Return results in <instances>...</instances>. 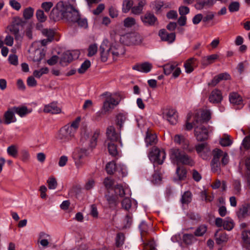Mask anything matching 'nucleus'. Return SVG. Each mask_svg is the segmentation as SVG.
Wrapping results in <instances>:
<instances>
[{"label":"nucleus","mask_w":250,"mask_h":250,"mask_svg":"<svg viewBox=\"0 0 250 250\" xmlns=\"http://www.w3.org/2000/svg\"><path fill=\"white\" fill-rule=\"evenodd\" d=\"M125 240V236L122 233H119L117 234L116 237V246L117 247L122 246Z\"/></svg>","instance_id":"53"},{"label":"nucleus","mask_w":250,"mask_h":250,"mask_svg":"<svg viewBox=\"0 0 250 250\" xmlns=\"http://www.w3.org/2000/svg\"><path fill=\"white\" fill-rule=\"evenodd\" d=\"M152 68V64L148 62L138 63L132 67L133 70L143 73H148L150 72Z\"/></svg>","instance_id":"21"},{"label":"nucleus","mask_w":250,"mask_h":250,"mask_svg":"<svg viewBox=\"0 0 250 250\" xmlns=\"http://www.w3.org/2000/svg\"><path fill=\"white\" fill-rule=\"evenodd\" d=\"M215 237L216 242L218 245L226 243L229 239L228 235L221 229H219L216 232Z\"/></svg>","instance_id":"24"},{"label":"nucleus","mask_w":250,"mask_h":250,"mask_svg":"<svg viewBox=\"0 0 250 250\" xmlns=\"http://www.w3.org/2000/svg\"><path fill=\"white\" fill-rule=\"evenodd\" d=\"M224 152L219 148H215L212 151L213 162H220V158L223 155Z\"/></svg>","instance_id":"39"},{"label":"nucleus","mask_w":250,"mask_h":250,"mask_svg":"<svg viewBox=\"0 0 250 250\" xmlns=\"http://www.w3.org/2000/svg\"><path fill=\"white\" fill-rule=\"evenodd\" d=\"M25 22L22 19L19 18L15 20V23L9 25L7 27V29L14 35L15 40H18L21 37L19 34V28L18 27V25L20 24H23Z\"/></svg>","instance_id":"15"},{"label":"nucleus","mask_w":250,"mask_h":250,"mask_svg":"<svg viewBox=\"0 0 250 250\" xmlns=\"http://www.w3.org/2000/svg\"><path fill=\"white\" fill-rule=\"evenodd\" d=\"M151 161L161 165L166 158V153L163 150H160L156 147H153L148 154Z\"/></svg>","instance_id":"7"},{"label":"nucleus","mask_w":250,"mask_h":250,"mask_svg":"<svg viewBox=\"0 0 250 250\" xmlns=\"http://www.w3.org/2000/svg\"><path fill=\"white\" fill-rule=\"evenodd\" d=\"M66 15L65 19L73 22H76L80 17L79 11L71 5L67 6Z\"/></svg>","instance_id":"17"},{"label":"nucleus","mask_w":250,"mask_h":250,"mask_svg":"<svg viewBox=\"0 0 250 250\" xmlns=\"http://www.w3.org/2000/svg\"><path fill=\"white\" fill-rule=\"evenodd\" d=\"M145 142L147 146H152L156 144L157 142V138L156 134H153L149 130H148L146 133Z\"/></svg>","instance_id":"30"},{"label":"nucleus","mask_w":250,"mask_h":250,"mask_svg":"<svg viewBox=\"0 0 250 250\" xmlns=\"http://www.w3.org/2000/svg\"><path fill=\"white\" fill-rule=\"evenodd\" d=\"M12 110L21 117L31 112V110H28L26 106L14 107L12 108Z\"/></svg>","instance_id":"31"},{"label":"nucleus","mask_w":250,"mask_h":250,"mask_svg":"<svg viewBox=\"0 0 250 250\" xmlns=\"http://www.w3.org/2000/svg\"><path fill=\"white\" fill-rule=\"evenodd\" d=\"M177 65L176 64L170 63H168L164 65L163 66L164 73L167 75H169L174 70V68H175V66H176Z\"/></svg>","instance_id":"45"},{"label":"nucleus","mask_w":250,"mask_h":250,"mask_svg":"<svg viewBox=\"0 0 250 250\" xmlns=\"http://www.w3.org/2000/svg\"><path fill=\"white\" fill-rule=\"evenodd\" d=\"M190 114L191 118V122L202 124L204 125L205 123L207 122L210 119L211 113L208 110H202L196 111L194 115Z\"/></svg>","instance_id":"6"},{"label":"nucleus","mask_w":250,"mask_h":250,"mask_svg":"<svg viewBox=\"0 0 250 250\" xmlns=\"http://www.w3.org/2000/svg\"><path fill=\"white\" fill-rule=\"evenodd\" d=\"M136 23V21L132 17H127L124 21V25L125 27H131Z\"/></svg>","instance_id":"55"},{"label":"nucleus","mask_w":250,"mask_h":250,"mask_svg":"<svg viewBox=\"0 0 250 250\" xmlns=\"http://www.w3.org/2000/svg\"><path fill=\"white\" fill-rule=\"evenodd\" d=\"M151 228L150 224L148 225L145 221H142L139 225L141 237L142 242L147 241L149 238V229Z\"/></svg>","instance_id":"16"},{"label":"nucleus","mask_w":250,"mask_h":250,"mask_svg":"<svg viewBox=\"0 0 250 250\" xmlns=\"http://www.w3.org/2000/svg\"><path fill=\"white\" fill-rule=\"evenodd\" d=\"M4 118L5 120L4 123L6 124H9L12 122H14L15 121V120L14 119V112L13 111V110H7L4 113Z\"/></svg>","instance_id":"32"},{"label":"nucleus","mask_w":250,"mask_h":250,"mask_svg":"<svg viewBox=\"0 0 250 250\" xmlns=\"http://www.w3.org/2000/svg\"><path fill=\"white\" fill-rule=\"evenodd\" d=\"M197 153L204 160L208 159L210 154V149L206 143L198 145L196 146Z\"/></svg>","instance_id":"12"},{"label":"nucleus","mask_w":250,"mask_h":250,"mask_svg":"<svg viewBox=\"0 0 250 250\" xmlns=\"http://www.w3.org/2000/svg\"><path fill=\"white\" fill-rule=\"evenodd\" d=\"M223 228L227 230H231L234 228L235 224L233 220L229 217L225 219Z\"/></svg>","instance_id":"38"},{"label":"nucleus","mask_w":250,"mask_h":250,"mask_svg":"<svg viewBox=\"0 0 250 250\" xmlns=\"http://www.w3.org/2000/svg\"><path fill=\"white\" fill-rule=\"evenodd\" d=\"M34 10L31 7L26 8L23 11V17L25 20H29L34 14Z\"/></svg>","instance_id":"42"},{"label":"nucleus","mask_w":250,"mask_h":250,"mask_svg":"<svg viewBox=\"0 0 250 250\" xmlns=\"http://www.w3.org/2000/svg\"><path fill=\"white\" fill-rule=\"evenodd\" d=\"M218 58L219 55L216 54L204 56L202 57L201 63L203 66L206 67L214 62Z\"/></svg>","instance_id":"25"},{"label":"nucleus","mask_w":250,"mask_h":250,"mask_svg":"<svg viewBox=\"0 0 250 250\" xmlns=\"http://www.w3.org/2000/svg\"><path fill=\"white\" fill-rule=\"evenodd\" d=\"M162 116L171 125H175L178 122V113L175 108L167 107L163 109Z\"/></svg>","instance_id":"5"},{"label":"nucleus","mask_w":250,"mask_h":250,"mask_svg":"<svg viewBox=\"0 0 250 250\" xmlns=\"http://www.w3.org/2000/svg\"><path fill=\"white\" fill-rule=\"evenodd\" d=\"M100 53L101 60L103 62H106L111 57V54L110 51L109 46L105 42H103L100 47Z\"/></svg>","instance_id":"18"},{"label":"nucleus","mask_w":250,"mask_h":250,"mask_svg":"<svg viewBox=\"0 0 250 250\" xmlns=\"http://www.w3.org/2000/svg\"><path fill=\"white\" fill-rule=\"evenodd\" d=\"M7 153L13 157H16L18 155V147L15 145H11L7 149Z\"/></svg>","instance_id":"47"},{"label":"nucleus","mask_w":250,"mask_h":250,"mask_svg":"<svg viewBox=\"0 0 250 250\" xmlns=\"http://www.w3.org/2000/svg\"><path fill=\"white\" fill-rule=\"evenodd\" d=\"M172 161L177 164L182 163L192 166L194 163L192 159L185 153L181 152L179 149L172 148L169 152Z\"/></svg>","instance_id":"3"},{"label":"nucleus","mask_w":250,"mask_h":250,"mask_svg":"<svg viewBox=\"0 0 250 250\" xmlns=\"http://www.w3.org/2000/svg\"><path fill=\"white\" fill-rule=\"evenodd\" d=\"M242 238L244 245H250V231H243L242 232Z\"/></svg>","instance_id":"44"},{"label":"nucleus","mask_w":250,"mask_h":250,"mask_svg":"<svg viewBox=\"0 0 250 250\" xmlns=\"http://www.w3.org/2000/svg\"><path fill=\"white\" fill-rule=\"evenodd\" d=\"M106 198L110 207H115L118 204V201L116 197L106 195Z\"/></svg>","instance_id":"60"},{"label":"nucleus","mask_w":250,"mask_h":250,"mask_svg":"<svg viewBox=\"0 0 250 250\" xmlns=\"http://www.w3.org/2000/svg\"><path fill=\"white\" fill-rule=\"evenodd\" d=\"M36 15L38 20L40 22H44L46 20L47 17L42 10H37Z\"/></svg>","instance_id":"58"},{"label":"nucleus","mask_w":250,"mask_h":250,"mask_svg":"<svg viewBox=\"0 0 250 250\" xmlns=\"http://www.w3.org/2000/svg\"><path fill=\"white\" fill-rule=\"evenodd\" d=\"M215 3L214 0H196L195 8L197 10H202L205 8L212 7Z\"/></svg>","instance_id":"22"},{"label":"nucleus","mask_w":250,"mask_h":250,"mask_svg":"<svg viewBox=\"0 0 250 250\" xmlns=\"http://www.w3.org/2000/svg\"><path fill=\"white\" fill-rule=\"evenodd\" d=\"M143 242L144 245V250H154L155 247L153 244V240L152 241H149V238L147 241H144Z\"/></svg>","instance_id":"59"},{"label":"nucleus","mask_w":250,"mask_h":250,"mask_svg":"<svg viewBox=\"0 0 250 250\" xmlns=\"http://www.w3.org/2000/svg\"><path fill=\"white\" fill-rule=\"evenodd\" d=\"M121 40L126 45H139L142 42V37L137 33H129L123 36Z\"/></svg>","instance_id":"9"},{"label":"nucleus","mask_w":250,"mask_h":250,"mask_svg":"<svg viewBox=\"0 0 250 250\" xmlns=\"http://www.w3.org/2000/svg\"><path fill=\"white\" fill-rule=\"evenodd\" d=\"M107 142H120V133L116 131L115 128L113 126H109L106 129V131Z\"/></svg>","instance_id":"11"},{"label":"nucleus","mask_w":250,"mask_h":250,"mask_svg":"<svg viewBox=\"0 0 250 250\" xmlns=\"http://www.w3.org/2000/svg\"><path fill=\"white\" fill-rule=\"evenodd\" d=\"M67 6H64L63 3L59 2L51 11V16L55 21L65 19Z\"/></svg>","instance_id":"8"},{"label":"nucleus","mask_w":250,"mask_h":250,"mask_svg":"<svg viewBox=\"0 0 250 250\" xmlns=\"http://www.w3.org/2000/svg\"><path fill=\"white\" fill-rule=\"evenodd\" d=\"M75 58H78V56L74 57L73 53L67 51L62 54L60 60V63L62 65L65 64L66 63L71 62Z\"/></svg>","instance_id":"29"},{"label":"nucleus","mask_w":250,"mask_h":250,"mask_svg":"<svg viewBox=\"0 0 250 250\" xmlns=\"http://www.w3.org/2000/svg\"><path fill=\"white\" fill-rule=\"evenodd\" d=\"M174 141L178 144L181 145L183 149L188 152H192L194 150L193 147L189 146L188 141L186 140L182 135H176L174 136Z\"/></svg>","instance_id":"14"},{"label":"nucleus","mask_w":250,"mask_h":250,"mask_svg":"<svg viewBox=\"0 0 250 250\" xmlns=\"http://www.w3.org/2000/svg\"><path fill=\"white\" fill-rule=\"evenodd\" d=\"M105 96V99L103 103L102 110L104 113L112 111L120 102V99L116 94H111L106 92L103 94Z\"/></svg>","instance_id":"4"},{"label":"nucleus","mask_w":250,"mask_h":250,"mask_svg":"<svg viewBox=\"0 0 250 250\" xmlns=\"http://www.w3.org/2000/svg\"><path fill=\"white\" fill-rule=\"evenodd\" d=\"M249 209L250 207L248 205H243L237 212L238 218L241 219L248 215Z\"/></svg>","instance_id":"34"},{"label":"nucleus","mask_w":250,"mask_h":250,"mask_svg":"<svg viewBox=\"0 0 250 250\" xmlns=\"http://www.w3.org/2000/svg\"><path fill=\"white\" fill-rule=\"evenodd\" d=\"M87 155V150L85 148H77L73 153V157L76 167H81L83 164V159Z\"/></svg>","instance_id":"10"},{"label":"nucleus","mask_w":250,"mask_h":250,"mask_svg":"<svg viewBox=\"0 0 250 250\" xmlns=\"http://www.w3.org/2000/svg\"><path fill=\"white\" fill-rule=\"evenodd\" d=\"M145 5L144 1H140L137 5L132 6L131 8V13L135 15H139L142 13L143 7Z\"/></svg>","instance_id":"33"},{"label":"nucleus","mask_w":250,"mask_h":250,"mask_svg":"<svg viewBox=\"0 0 250 250\" xmlns=\"http://www.w3.org/2000/svg\"><path fill=\"white\" fill-rule=\"evenodd\" d=\"M208 227L206 225H200L194 231V234L195 236L197 237L203 236L207 231Z\"/></svg>","instance_id":"36"},{"label":"nucleus","mask_w":250,"mask_h":250,"mask_svg":"<svg viewBox=\"0 0 250 250\" xmlns=\"http://www.w3.org/2000/svg\"><path fill=\"white\" fill-rule=\"evenodd\" d=\"M47 183L48 184V188L50 189H54L57 186V182L54 177H50Z\"/></svg>","instance_id":"61"},{"label":"nucleus","mask_w":250,"mask_h":250,"mask_svg":"<svg viewBox=\"0 0 250 250\" xmlns=\"http://www.w3.org/2000/svg\"><path fill=\"white\" fill-rule=\"evenodd\" d=\"M176 173L180 180H184L187 175V171L184 167H178L176 169Z\"/></svg>","instance_id":"46"},{"label":"nucleus","mask_w":250,"mask_h":250,"mask_svg":"<svg viewBox=\"0 0 250 250\" xmlns=\"http://www.w3.org/2000/svg\"><path fill=\"white\" fill-rule=\"evenodd\" d=\"M141 20L146 26H154L157 22V19L154 15L150 12H146L141 16Z\"/></svg>","instance_id":"19"},{"label":"nucleus","mask_w":250,"mask_h":250,"mask_svg":"<svg viewBox=\"0 0 250 250\" xmlns=\"http://www.w3.org/2000/svg\"><path fill=\"white\" fill-rule=\"evenodd\" d=\"M98 46L95 43L90 44L88 48V57H92L95 55L97 52Z\"/></svg>","instance_id":"52"},{"label":"nucleus","mask_w":250,"mask_h":250,"mask_svg":"<svg viewBox=\"0 0 250 250\" xmlns=\"http://www.w3.org/2000/svg\"><path fill=\"white\" fill-rule=\"evenodd\" d=\"M109 49L113 60L124 55L125 53L124 46L120 44H112L109 46Z\"/></svg>","instance_id":"13"},{"label":"nucleus","mask_w":250,"mask_h":250,"mask_svg":"<svg viewBox=\"0 0 250 250\" xmlns=\"http://www.w3.org/2000/svg\"><path fill=\"white\" fill-rule=\"evenodd\" d=\"M35 54L36 56H35L33 58V60L34 62H40L44 57V54L43 52H41L40 50H36L35 51Z\"/></svg>","instance_id":"63"},{"label":"nucleus","mask_w":250,"mask_h":250,"mask_svg":"<svg viewBox=\"0 0 250 250\" xmlns=\"http://www.w3.org/2000/svg\"><path fill=\"white\" fill-rule=\"evenodd\" d=\"M232 141L229 139V136L224 135V137L220 141V145L223 146H228L232 144Z\"/></svg>","instance_id":"49"},{"label":"nucleus","mask_w":250,"mask_h":250,"mask_svg":"<svg viewBox=\"0 0 250 250\" xmlns=\"http://www.w3.org/2000/svg\"><path fill=\"white\" fill-rule=\"evenodd\" d=\"M223 97L220 90L215 89L211 91L208 100L212 103H219L222 100Z\"/></svg>","instance_id":"26"},{"label":"nucleus","mask_w":250,"mask_h":250,"mask_svg":"<svg viewBox=\"0 0 250 250\" xmlns=\"http://www.w3.org/2000/svg\"><path fill=\"white\" fill-rule=\"evenodd\" d=\"M159 35L163 41L169 43L173 42L175 40V34L174 33H168L165 29H161L159 31Z\"/></svg>","instance_id":"20"},{"label":"nucleus","mask_w":250,"mask_h":250,"mask_svg":"<svg viewBox=\"0 0 250 250\" xmlns=\"http://www.w3.org/2000/svg\"><path fill=\"white\" fill-rule=\"evenodd\" d=\"M133 0H124L122 7V11L125 13H127L133 6Z\"/></svg>","instance_id":"37"},{"label":"nucleus","mask_w":250,"mask_h":250,"mask_svg":"<svg viewBox=\"0 0 250 250\" xmlns=\"http://www.w3.org/2000/svg\"><path fill=\"white\" fill-rule=\"evenodd\" d=\"M192 194L189 191L185 192L182 196L181 202L182 204H188L191 201Z\"/></svg>","instance_id":"50"},{"label":"nucleus","mask_w":250,"mask_h":250,"mask_svg":"<svg viewBox=\"0 0 250 250\" xmlns=\"http://www.w3.org/2000/svg\"><path fill=\"white\" fill-rule=\"evenodd\" d=\"M106 171L108 174H113L116 169V164L114 161L109 162L106 165Z\"/></svg>","instance_id":"48"},{"label":"nucleus","mask_w":250,"mask_h":250,"mask_svg":"<svg viewBox=\"0 0 250 250\" xmlns=\"http://www.w3.org/2000/svg\"><path fill=\"white\" fill-rule=\"evenodd\" d=\"M197 59L192 57L188 59L184 63V66L187 73H190L197 65Z\"/></svg>","instance_id":"23"},{"label":"nucleus","mask_w":250,"mask_h":250,"mask_svg":"<svg viewBox=\"0 0 250 250\" xmlns=\"http://www.w3.org/2000/svg\"><path fill=\"white\" fill-rule=\"evenodd\" d=\"M116 142H108V149L110 155L115 156L118 154L117 146L115 144Z\"/></svg>","instance_id":"43"},{"label":"nucleus","mask_w":250,"mask_h":250,"mask_svg":"<svg viewBox=\"0 0 250 250\" xmlns=\"http://www.w3.org/2000/svg\"><path fill=\"white\" fill-rule=\"evenodd\" d=\"M191 118L190 114L188 115L185 125L186 129L190 130L194 127V135L197 141H203L207 140L208 138V130L207 127L202 124L191 122Z\"/></svg>","instance_id":"2"},{"label":"nucleus","mask_w":250,"mask_h":250,"mask_svg":"<svg viewBox=\"0 0 250 250\" xmlns=\"http://www.w3.org/2000/svg\"><path fill=\"white\" fill-rule=\"evenodd\" d=\"M114 191L116 195H119L121 197H124L125 194V190L121 185L118 184L115 186Z\"/></svg>","instance_id":"54"},{"label":"nucleus","mask_w":250,"mask_h":250,"mask_svg":"<svg viewBox=\"0 0 250 250\" xmlns=\"http://www.w3.org/2000/svg\"><path fill=\"white\" fill-rule=\"evenodd\" d=\"M240 3L238 1L231 2L229 6V10L230 12H234L239 11Z\"/></svg>","instance_id":"57"},{"label":"nucleus","mask_w":250,"mask_h":250,"mask_svg":"<svg viewBox=\"0 0 250 250\" xmlns=\"http://www.w3.org/2000/svg\"><path fill=\"white\" fill-rule=\"evenodd\" d=\"M43 111L45 113H50L52 114H58L61 112V109L59 107L56 103H51L50 104L44 106Z\"/></svg>","instance_id":"28"},{"label":"nucleus","mask_w":250,"mask_h":250,"mask_svg":"<svg viewBox=\"0 0 250 250\" xmlns=\"http://www.w3.org/2000/svg\"><path fill=\"white\" fill-rule=\"evenodd\" d=\"M100 135V130L96 129L93 133L92 138L90 141V146L92 148L95 147L97 145V140Z\"/></svg>","instance_id":"40"},{"label":"nucleus","mask_w":250,"mask_h":250,"mask_svg":"<svg viewBox=\"0 0 250 250\" xmlns=\"http://www.w3.org/2000/svg\"><path fill=\"white\" fill-rule=\"evenodd\" d=\"M48 68L46 67H43L40 70H36L33 72V75L38 78H40L43 74L48 73Z\"/></svg>","instance_id":"51"},{"label":"nucleus","mask_w":250,"mask_h":250,"mask_svg":"<svg viewBox=\"0 0 250 250\" xmlns=\"http://www.w3.org/2000/svg\"><path fill=\"white\" fill-rule=\"evenodd\" d=\"M229 99L232 104L238 105L239 107H242L243 105L242 97L236 92L231 93L229 94Z\"/></svg>","instance_id":"27"},{"label":"nucleus","mask_w":250,"mask_h":250,"mask_svg":"<svg viewBox=\"0 0 250 250\" xmlns=\"http://www.w3.org/2000/svg\"><path fill=\"white\" fill-rule=\"evenodd\" d=\"M122 207L125 210H128L131 206V201L129 198H125L122 202Z\"/></svg>","instance_id":"64"},{"label":"nucleus","mask_w":250,"mask_h":250,"mask_svg":"<svg viewBox=\"0 0 250 250\" xmlns=\"http://www.w3.org/2000/svg\"><path fill=\"white\" fill-rule=\"evenodd\" d=\"M233 192L236 195H239L241 190V184L240 179H234L232 182Z\"/></svg>","instance_id":"35"},{"label":"nucleus","mask_w":250,"mask_h":250,"mask_svg":"<svg viewBox=\"0 0 250 250\" xmlns=\"http://www.w3.org/2000/svg\"><path fill=\"white\" fill-rule=\"evenodd\" d=\"M196 238L192 234H185L183 236L184 242L187 245H191L196 241Z\"/></svg>","instance_id":"41"},{"label":"nucleus","mask_w":250,"mask_h":250,"mask_svg":"<svg viewBox=\"0 0 250 250\" xmlns=\"http://www.w3.org/2000/svg\"><path fill=\"white\" fill-rule=\"evenodd\" d=\"M81 118L78 117L70 124L64 125L59 130L57 138L62 143H66L72 140L79 128Z\"/></svg>","instance_id":"1"},{"label":"nucleus","mask_w":250,"mask_h":250,"mask_svg":"<svg viewBox=\"0 0 250 250\" xmlns=\"http://www.w3.org/2000/svg\"><path fill=\"white\" fill-rule=\"evenodd\" d=\"M42 34L46 36L49 39V41H52L54 38V32L51 29H44L42 31Z\"/></svg>","instance_id":"62"},{"label":"nucleus","mask_w":250,"mask_h":250,"mask_svg":"<svg viewBox=\"0 0 250 250\" xmlns=\"http://www.w3.org/2000/svg\"><path fill=\"white\" fill-rule=\"evenodd\" d=\"M90 62L88 60L85 61L78 69V72L83 74L90 66Z\"/></svg>","instance_id":"56"}]
</instances>
